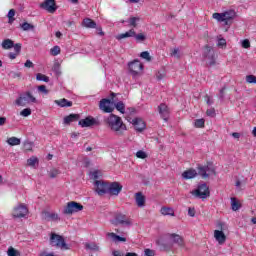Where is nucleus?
<instances>
[{
	"mask_svg": "<svg viewBox=\"0 0 256 256\" xmlns=\"http://www.w3.org/2000/svg\"><path fill=\"white\" fill-rule=\"evenodd\" d=\"M104 122L108 129H110V131L114 133L116 137H123V135H125V131H127V125L123 123V119H121V117L115 114H110L104 119Z\"/></svg>",
	"mask_w": 256,
	"mask_h": 256,
	"instance_id": "obj_1",
	"label": "nucleus"
},
{
	"mask_svg": "<svg viewBox=\"0 0 256 256\" xmlns=\"http://www.w3.org/2000/svg\"><path fill=\"white\" fill-rule=\"evenodd\" d=\"M35 103H37V98L31 91L20 94L15 100V105L18 107H27V105H33Z\"/></svg>",
	"mask_w": 256,
	"mask_h": 256,
	"instance_id": "obj_2",
	"label": "nucleus"
},
{
	"mask_svg": "<svg viewBox=\"0 0 256 256\" xmlns=\"http://www.w3.org/2000/svg\"><path fill=\"white\" fill-rule=\"evenodd\" d=\"M235 10H229L223 13H214L212 15L213 19L219 21V23H225V25H229V21H233L235 19Z\"/></svg>",
	"mask_w": 256,
	"mask_h": 256,
	"instance_id": "obj_3",
	"label": "nucleus"
},
{
	"mask_svg": "<svg viewBox=\"0 0 256 256\" xmlns=\"http://www.w3.org/2000/svg\"><path fill=\"white\" fill-rule=\"evenodd\" d=\"M111 99L103 98L99 102V109L103 113H111L112 111H115V106L114 103L115 101L113 100V97H115V93H111Z\"/></svg>",
	"mask_w": 256,
	"mask_h": 256,
	"instance_id": "obj_4",
	"label": "nucleus"
},
{
	"mask_svg": "<svg viewBox=\"0 0 256 256\" xmlns=\"http://www.w3.org/2000/svg\"><path fill=\"white\" fill-rule=\"evenodd\" d=\"M50 245L52 247H57L58 249H62L64 251H67L69 249V246L67 243H65V239L61 235L52 234L50 237Z\"/></svg>",
	"mask_w": 256,
	"mask_h": 256,
	"instance_id": "obj_5",
	"label": "nucleus"
},
{
	"mask_svg": "<svg viewBox=\"0 0 256 256\" xmlns=\"http://www.w3.org/2000/svg\"><path fill=\"white\" fill-rule=\"evenodd\" d=\"M79 211H83V205L79 202L71 201L64 207L63 213L64 215H73V213H79Z\"/></svg>",
	"mask_w": 256,
	"mask_h": 256,
	"instance_id": "obj_6",
	"label": "nucleus"
},
{
	"mask_svg": "<svg viewBox=\"0 0 256 256\" xmlns=\"http://www.w3.org/2000/svg\"><path fill=\"white\" fill-rule=\"evenodd\" d=\"M192 195L198 199H207L209 197V186L207 184H200L196 190L192 191Z\"/></svg>",
	"mask_w": 256,
	"mask_h": 256,
	"instance_id": "obj_7",
	"label": "nucleus"
},
{
	"mask_svg": "<svg viewBox=\"0 0 256 256\" xmlns=\"http://www.w3.org/2000/svg\"><path fill=\"white\" fill-rule=\"evenodd\" d=\"M218 229L214 231V239L219 243L220 245H225V241H227V236L225 235V232H223V227H225V224L223 222H219L217 224Z\"/></svg>",
	"mask_w": 256,
	"mask_h": 256,
	"instance_id": "obj_8",
	"label": "nucleus"
},
{
	"mask_svg": "<svg viewBox=\"0 0 256 256\" xmlns=\"http://www.w3.org/2000/svg\"><path fill=\"white\" fill-rule=\"evenodd\" d=\"M128 69L133 77H137V75L143 73V63L139 60H134L128 64Z\"/></svg>",
	"mask_w": 256,
	"mask_h": 256,
	"instance_id": "obj_9",
	"label": "nucleus"
},
{
	"mask_svg": "<svg viewBox=\"0 0 256 256\" xmlns=\"http://www.w3.org/2000/svg\"><path fill=\"white\" fill-rule=\"evenodd\" d=\"M204 59L207 65H215V50L211 46H205L203 51Z\"/></svg>",
	"mask_w": 256,
	"mask_h": 256,
	"instance_id": "obj_10",
	"label": "nucleus"
},
{
	"mask_svg": "<svg viewBox=\"0 0 256 256\" xmlns=\"http://www.w3.org/2000/svg\"><path fill=\"white\" fill-rule=\"evenodd\" d=\"M198 174L202 177V179H207L208 177H211V175H215V168H213V165L211 164L199 166Z\"/></svg>",
	"mask_w": 256,
	"mask_h": 256,
	"instance_id": "obj_11",
	"label": "nucleus"
},
{
	"mask_svg": "<svg viewBox=\"0 0 256 256\" xmlns=\"http://www.w3.org/2000/svg\"><path fill=\"white\" fill-rule=\"evenodd\" d=\"M167 240L169 243H174L175 245H178V247L185 249V240L181 237V235L176 233L168 234Z\"/></svg>",
	"mask_w": 256,
	"mask_h": 256,
	"instance_id": "obj_12",
	"label": "nucleus"
},
{
	"mask_svg": "<svg viewBox=\"0 0 256 256\" xmlns=\"http://www.w3.org/2000/svg\"><path fill=\"white\" fill-rule=\"evenodd\" d=\"M28 213H29V209L27 208V205L19 204L14 208L12 215L17 219H21L25 217Z\"/></svg>",
	"mask_w": 256,
	"mask_h": 256,
	"instance_id": "obj_13",
	"label": "nucleus"
},
{
	"mask_svg": "<svg viewBox=\"0 0 256 256\" xmlns=\"http://www.w3.org/2000/svg\"><path fill=\"white\" fill-rule=\"evenodd\" d=\"M94 185H95V191L99 195H105L109 191V184H107L106 182H103L101 180H96Z\"/></svg>",
	"mask_w": 256,
	"mask_h": 256,
	"instance_id": "obj_14",
	"label": "nucleus"
},
{
	"mask_svg": "<svg viewBox=\"0 0 256 256\" xmlns=\"http://www.w3.org/2000/svg\"><path fill=\"white\" fill-rule=\"evenodd\" d=\"M115 221L118 225H125L126 227H131V225H133V220L121 213L115 216Z\"/></svg>",
	"mask_w": 256,
	"mask_h": 256,
	"instance_id": "obj_15",
	"label": "nucleus"
},
{
	"mask_svg": "<svg viewBox=\"0 0 256 256\" xmlns=\"http://www.w3.org/2000/svg\"><path fill=\"white\" fill-rule=\"evenodd\" d=\"M40 7L48 13H55V11H57V4L55 3V0H45L40 4Z\"/></svg>",
	"mask_w": 256,
	"mask_h": 256,
	"instance_id": "obj_16",
	"label": "nucleus"
},
{
	"mask_svg": "<svg viewBox=\"0 0 256 256\" xmlns=\"http://www.w3.org/2000/svg\"><path fill=\"white\" fill-rule=\"evenodd\" d=\"M78 125H80L81 127H93L94 125H99V121L97 119H95L93 116H88L84 119H81L78 122Z\"/></svg>",
	"mask_w": 256,
	"mask_h": 256,
	"instance_id": "obj_17",
	"label": "nucleus"
},
{
	"mask_svg": "<svg viewBox=\"0 0 256 256\" xmlns=\"http://www.w3.org/2000/svg\"><path fill=\"white\" fill-rule=\"evenodd\" d=\"M123 191V186L120 185L119 182H112L111 184H108V193L109 195H119Z\"/></svg>",
	"mask_w": 256,
	"mask_h": 256,
	"instance_id": "obj_18",
	"label": "nucleus"
},
{
	"mask_svg": "<svg viewBox=\"0 0 256 256\" xmlns=\"http://www.w3.org/2000/svg\"><path fill=\"white\" fill-rule=\"evenodd\" d=\"M131 123H132V125H134V127H135L136 131H138V133H141L146 127L145 121H143V119H141V118H134V119H132Z\"/></svg>",
	"mask_w": 256,
	"mask_h": 256,
	"instance_id": "obj_19",
	"label": "nucleus"
},
{
	"mask_svg": "<svg viewBox=\"0 0 256 256\" xmlns=\"http://www.w3.org/2000/svg\"><path fill=\"white\" fill-rule=\"evenodd\" d=\"M159 114L161 115L162 119L164 121H167L169 119V107L165 104H160L158 107Z\"/></svg>",
	"mask_w": 256,
	"mask_h": 256,
	"instance_id": "obj_20",
	"label": "nucleus"
},
{
	"mask_svg": "<svg viewBox=\"0 0 256 256\" xmlns=\"http://www.w3.org/2000/svg\"><path fill=\"white\" fill-rule=\"evenodd\" d=\"M137 207H145V195L141 192H137L134 196Z\"/></svg>",
	"mask_w": 256,
	"mask_h": 256,
	"instance_id": "obj_21",
	"label": "nucleus"
},
{
	"mask_svg": "<svg viewBox=\"0 0 256 256\" xmlns=\"http://www.w3.org/2000/svg\"><path fill=\"white\" fill-rule=\"evenodd\" d=\"M42 219L44 221H59V214L57 213H50V212H43Z\"/></svg>",
	"mask_w": 256,
	"mask_h": 256,
	"instance_id": "obj_22",
	"label": "nucleus"
},
{
	"mask_svg": "<svg viewBox=\"0 0 256 256\" xmlns=\"http://www.w3.org/2000/svg\"><path fill=\"white\" fill-rule=\"evenodd\" d=\"M82 27H86V29H95L97 28V23L91 18H85L82 21Z\"/></svg>",
	"mask_w": 256,
	"mask_h": 256,
	"instance_id": "obj_23",
	"label": "nucleus"
},
{
	"mask_svg": "<svg viewBox=\"0 0 256 256\" xmlns=\"http://www.w3.org/2000/svg\"><path fill=\"white\" fill-rule=\"evenodd\" d=\"M129 37H135V29H130L129 31L122 33V34H118L116 36V39L118 41H121V39H129Z\"/></svg>",
	"mask_w": 256,
	"mask_h": 256,
	"instance_id": "obj_24",
	"label": "nucleus"
},
{
	"mask_svg": "<svg viewBox=\"0 0 256 256\" xmlns=\"http://www.w3.org/2000/svg\"><path fill=\"white\" fill-rule=\"evenodd\" d=\"M183 179H194L197 177V171L195 169H189L182 173Z\"/></svg>",
	"mask_w": 256,
	"mask_h": 256,
	"instance_id": "obj_25",
	"label": "nucleus"
},
{
	"mask_svg": "<svg viewBox=\"0 0 256 256\" xmlns=\"http://www.w3.org/2000/svg\"><path fill=\"white\" fill-rule=\"evenodd\" d=\"M160 213L161 215H164V216L169 215L170 217H175V210H173V208L171 207L163 206L160 209Z\"/></svg>",
	"mask_w": 256,
	"mask_h": 256,
	"instance_id": "obj_26",
	"label": "nucleus"
},
{
	"mask_svg": "<svg viewBox=\"0 0 256 256\" xmlns=\"http://www.w3.org/2000/svg\"><path fill=\"white\" fill-rule=\"evenodd\" d=\"M107 237H110V239H112V241H114V243H119V242L125 243V241H127V238L121 237L113 232L108 233Z\"/></svg>",
	"mask_w": 256,
	"mask_h": 256,
	"instance_id": "obj_27",
	"label": "nucleus"
},
{
	"mask_svg": "<svg viewBox=\"0 0 256 256\" xmlns=\"http://www.w3.org/2000/svg\"><path fill=\"white\" fill-rule=\"evenodd\" d=\"M55 104L58 105L59 107H73V102L65 98L60 100H55Z\"/></svg>",
	"mask_w": 256,
	"mask_h": 256,
	"instance_id": "obj_28",
	"label": "nucleus"
},
{
	"mask_svg": "<svg viewBox=\"0 0 256 256\" xmlns=\"http://www.w3.org/2000/svg\"><path fill=\"white\" fill-rule=\"evenodd\" d=\"M73 121H79L78 114H70L64 118L65 125H69V123H73Z\"/></svg>",
	"mask_w": 256,
	"mask_h": 256,
	"instance_id": "obj_29",
	"label": "nucleus"
},
{
	"mask_svg": "<svg viewBox=\"0 0 256 256\" xmlns=\"http://www.w3.org/2000/svg\"><path fill=\"white\" fill-rule=\"evenodd\" d=\"M1 45H2V49L9 50V49H13L14 42L11 39H5L2 41Z\"/></svg>",
	"mask_w": 256,
	"mask_h": 256,
	"instance_id": "obj_30",
	"label": "nucleus"
},
{
	"mask_svg": "<svg viewBox=\"0 0 256 256\" xmlns=\"http://www.w3.org/2000/svg\"><path fill=\"white\" fill-rule=\"evenodd\" d=\"M141 21L139 17H130L126 22L128 23V27H137V24Z\"/></svg>",
	"mask_w": 256,
	"mask_h": 256,
	"instance_id": "obj_31",
	"label": "nucleus"
},
{
	"mask_svg": "<svg viewBox=\"0 0 256 256\" xmlns=\"http://www.w3.org/2000/svg\"><path fill=\"white\" fill-rule=\"evenodd\" d=\"M231 207L232 211H239L241 209V204L237 200V198H231Z\"/></svg>",
	"mask_w": 256,
	"mask_h": 256,
	"instance_id": "obj_32",
	"label": "nucleus"
},
{
	"mask_svg": "<svg viewBox=\"0 0 256 256\" xmlns=\"http://www.w3.org/2000/svg\"><path fill=\"white\" fill-rule=\"evenodd\" d=\"M8 145H11L12 147L15 145H21V139L17 137H10L7 139Z\"/></svg>",
	"mask_w": 256,
	"mask_h": 256,
	"instance_id": "obj_33",
	"label": "nucleus"
},
{
	"mask_svg": "<svg viewBox=\"0 0 256 256\" xmlns=\"http://www.w3.org/2000/svg\"><path fill=\"white\" fill-rule=\"evenodd\" d=\"M7 17L9 25H13V23L15 22V9H10Z\"/></svg>",
	"mask_w": 256,
	"mask_h": 256,
	"instance_id": "obj_34",
	"label": "nucleus"
},
{
	"mask_svg": "<svg viewBox=\"0 0 256 256\" xmlns=\"http://www.w3.org/2000/svg\"><path fill=\"white\" fill-rule=\"evenodd\" d=\"M22 31H33V29H35V26H33L32 24L28 23V22H24L20 25Z\"/></svg>",
	"mask_w": 256,
	"mask_h": 256,
	"instance_id": "obj_35",
	"label": "nucleus"
},
{
	"mask_svg": "<svg viewBox=\"0 0 256 256\" xmlns=\"http://www.w3.org/2000/svg\"><path fill=\"white\" fill-rule=\"evenodd\" d=\"M114 106L120 113H125V103H123V101L117 102Z\"/></svg>",
	"mask_w": 256,
	"mask_h": 256,
	"instance_id": "obj_36",
	"label": "nucleus"
},
{
	"mask_svg": "<svg viewBox=\"0 0 256 256\" xmlns=\"http://www.w3.org/2000/svg\"><path fill=\"white\" fill-rule=\"evenodd\" d=\"M7 255L8 256H21V253L19 252V250H16L15 248L10 247V248H8Z\"/></svg>",
	"mask_w": 256,
	"mask_h": 256,
	"instance_id": "obj_37",
	"label": "nucleus"
},
{
	"mask_svg": "<svg viewBox=\"0 0 256 256\" xmlns=\"http://www.w3.org/2000/svg\"><path fill=\"white\" fill-rule=\"evenodd\" d=\"M194 126L197 129H203V127H205V120L204 119H197V120H195Z\"/></svg>",
	"mask_w": 256,
	"mask_h": 256,
	"instance_id": "obj_38",
	"label": "nucleus"
},
{
	"mask_svg": "<svg viewBox=\"0 0 256 256\" xmlns=\"http://www.w3.org/2000/svg\"><path fill=\"white\" fill-rule=\"evenodd\" d=\"M36 79L37 81H44V83H49V77L46 76L45 74L38 73L36 75Z\"/></svg>",
	"mask_w": 256,
	"mask_h": 256,
	"instance_id": "obj_39",
	"label": "nucleus"
},
{
	"mask_svg": "<svg viewBox=\"0 0 256 256\" xmlns=\"http://www.w3.org/2000/svg\"><path fill=\"white\" fill-rule=\"evenodd\" d=\"M170 55L171 57H175V59H181L179 48L171 49Z\"/></svg>",
	"mask_w": 256,
	"mask_h": 256,
	"instance_id": "obj_40",
	"label": "nucleus"
},
{
	"mask_svg": "<svg viewBox=\"0 0 256 256\" xmlns=\"http://www.w3.org/2000/svg\"><path fill=\"white\" fill-rule=\"evenodd\" d=\"M50 53L54 57H57V55H59V53H61V48L59 46H54L53 48L50 49Z\"/></svg>",
	"mask_w": 256,
	"mask_h": 256,
	"instance_id": "obj_41",
	"label": "nucleus"
},
{
	"mask_svg": "<svg viewBox=\"0 0 256 256\" xmlns=\"http://www.w3.org/2000/svg\"><path fill=\"white\" fill-rule=\"evenodd\" d=\"M166 76H167V74L165 73V71H158L156 73L157 81H161V80L165 79Z\"/></svg>",
	"mask_w": 256,
	"mask_h": 256,
	"instance_id": "obj_42",
	"label": "nucleus"
},
{
	"mask_svg": "<svg viewBox=\"0 0 256 256\" xmlns=\"http://www.w3.org/2000/svg\"><path fill=\"white\" fill-rule=\"evenodd\" d=\"M246 82L256 85V76L255 75H247L246 76Z\"/></svg>",
	"mask_w": 256,
	"mask_h": 256,
	"instance_id": "obj_43",
	"label": "nucleus"
},
{
	"mask_svg": "<svg viewBox=\"0 0 256 256\" xmlns=\"http://www.w3.org/2000/svg\"><path fill=\"white\" fill-rule=\"evenodd\" d=\"M38 159L36 157H31L30 159L27 160V164L30 166V167H35V164L38 163Z\"/></svg>",
	"mask_w": 256,
	"mask_h": 256,
	"instance_id": "obj_44",
	"label": "nucleus"
},
{
	"mask_svg": "<svg viewBox=\"0 0 256 256\" xmlns=\"http://www.w3.org/2000/svg\"><path fill=\"white\" fill-rule=\"evenodd\" d=\"M21 117H29L31 115V108H25L20 112Z\"/></svg>",
	"mask_w": 256,
	"mask_h": 256,
	"instance_id": "obj_45",
	"label": "nucleus"
},
{
	"mask_svg": "<svg viewBox=\"0 0 256 256\" xmlns=\"http://www.w3.org/2000/svg\"><path fill=\"white\" fill-rule=\"evenodd\" d=\"M134 38L136 39V41H145V39H147L145 34H143V33L137 34L136 32H135Z\"/></svg>",
	"mask_w": 256,
	"mask_h": 256,
	"instance_id": "obj_46",
	"label": "nucleus"
},
{
	"mask_svg": "<svg viewBox=\"0 0 256 256\" xmlns=\"http://www.w3.org/2000/svg\"><path fill=\"white\" fill-rule=\"evenodd\" d=\"M85 247L86 249H90L91 251H97V249H99V247L95 243H86Z\"/></svg>",
	"mask_w": 256,
	"mask_h": 256,
	"instance_id": "obj_47",
	"label": "nucleus"
},
{
	"mask_svg": "<svg viewBox=\"0 0 256 256\" xmlns=\"http://www.w3.org/2000/svg\"><path fill=\"white\" fill-rule=\"evenodd\" d=\"M136 157L138 159H147V153H145V151L143 150H139L137 153H136Z\"/></svg>",
	"mask_w": 256,
	"mask_h": 256,
	"instance_id": "obj_48",
	"label": "nucleus"
},
{
	"mask_svg": "<svg viewBox=\"0 0 256 256\" xmlns=\"http://www.w3.org/2000/svg\"><path fill=\"white\" fill-rule=\"evenodd\" d=\"M39 93H43L44 95H47L49 93V90H47L46 85H40L38 86Z\"/></svg>",
	"mask_w": 256,
	"mask_h": 256,
	"instance_id": "obj_49",
	"label": "nucleus"
},
{
	"mask_svg": "<svg viewBox=\"0 0 256 256\" xmlns=\"http://www.w3.org/2000/svg\"><path fill=\"white\" fill-rule=\"evenodd\" d=\"M140 57L142 59H145L146 61H151V55L149 54V52L144 51L140 54Z\"/></svg>",
	"mask_w": 256,
	"mask_h": 256,
	"instance_id": "obj_50",
	"label": "nucleus"
},
{
	"mask_svg": "<svg viewBox=\"0 0 256 256\" xmlns=\"http://www.w3.org/2000/svg\"><path fill=\"white\" fill-rule=\"evenodd\" d=\"M90 176L92 179H99V177H101V171L95 170L90 173Z\"/></svg>",
	"mask_w": 256,
	"mask_h": 256,
	"instance_id": "obj_51",
	"label": "nucleus"
},
{
	"mask_svg": "<svg viewBox=\"0 0 256 256\" xmlns=\"http://www.w3.org/2000/svg\"><path fill=\"white\" fill-rule=\"evenodd\" d=\"M57 175H59V170L58 169H52L49 172V177L51 179H55V177H57Z\"/></svg>",
	"mask_w": 256,
	"mask_h": 256,
	"instance_id": "obj_52",
	"label": "nucleus"
},
{
	"mask_svg": "<svg viewBox=\"0 0 256 256\" xmlns=\"http://www.w3.org/2000/svg\"><path fill=\"white\" fill-rule=\"evenodd\" d=\"M242 47L243 49H249L251 47V42L249 39H245L242 41Z\"/></svg>",
	"mask_w": 256,
	"mask_h": 256,
	"instance_id": "obj_53",
	"label": "nucleus"
},
{
	"mask_svg": "<svg viewBox=\"0 0 256 256\" xmlns=\"http://www.w3.org/2000/svg\"><path fill=\"white\" fill-rule=\"evenodd\" d=\"M144 256H155V250H151L149 248L145 249Z\"/></svg>",
	"mask_w": 256,
	"mask_h": 256,
	"instance_id": "obj_54",
	"label": "nucleus"
},
{
	"mask_svg": "<svg viewBox=\"0 0 256 256\" xmlns=\"http://www.w3.org/2000/svg\"><path fill=\"white\" fill-rule=\"evenodd\" d=\"M218 47H226L227 46V40L224 38H220L217 43Z\"/></svg>",
	"mask_w": 256,
	"mask_h": 256,
	"instance_id": "obj_55",
	"label": "nucleus"
},
{
	"mask_svg": "<svg viewBox=\"0 0 256 256\" xmlns=\"http://www.w3.org/2000/svg\"><path fill=\"white\" fill-rule=\"evenodd\" d=\"M24 149H25V151H33V143H31V142H26V143L24 144Z\"/></svg>",
	"mask_w": 256,
	"mask_h": 256,
	"instance_id": "obj_56",
	"label": "nucleus"
},
{
	"mask_svg": "<svg viewBox=\"0 0 256 256\" xmlns=\"http://www.w3.org/2000/svg\"><path fill=\"white\" fill-rule=\"evenodd\" d=\"M208 117H215V108H210L206 111Z\"/></svg>",
	"mask_w": 256,
	"mask_h": 256,
	"instance_id": "obj_57",
	"label": "nucleus"
},
{
	"mask_svg": "<svg viewBox=\"0 0 256 256\" xmlns=\"http://www.w3.org/2000/svg\"><path fill=\"white\" fill-rule=\"evenodd\" d=\"M14 51L15 53H17V55H19V53H21V44H14Z\"/></svg>",
	"mask_w": 256,
	"mask_h": 256,
	"instance_id": "obj_58",
	"label": "nucleus"
},
{
	"mask_svg": "<svg viewBox=\"0 0 256 256\" xmlns=\"http://www.w3.org/2000/svg\"><path fill=\"white\" fill-rule=\"evenodd\" d=\"M24 67H27L28 69H31L34 67L33 62H31V60H27L24 64Z\"/></svg>",
	"mask_w": 256,
	"mask_h": 256,
	"instance_id": "obj_59",
	"label": "nucleus"
},
{
	"mask_svg": "<svg viewBox=\"0 0 256 256\" xmlns=\"http://www.w3.org/2000/svg\"><path fill=\"white\" fill-rule=\"evenodd\" d=\"M96 31H98V35L101 37L105 35V32H103V28H101V26H96Z\"/></svg>",
	"mask_w": 256,
	"mask_h": 256,
	"instance_id": "obj_60",
	"label": "nucleus"
},
{
	"mask_svg": "<svg viewBox=\"0 0 256 256\" xmlns=\"http://www.w3.org/2000/svg\"><path fill=\"white\" fill-rule=\"evenodd\" d=\"M205 101L207 103V105H213V98L209 97V96H206L205 97Z\"/></svg>",
	"mask_w": 256,
	"mask_h": 256,
	"instance_id": "obj_61",
	"label": "nucleus"
},
{
	"mask_svg": "<svg viewBox=\"0 0 256 256\" xmlns=\"http://www.w3.org/2000/svg\"><path fill=\"white\" fill-rule=\"evenodd\" d=\"M188 215H189V217H194L195 216V208H189Z\"/></svg>",
	"mask_w": 256,
	"mask_h": 256,
	"instance_id": "obj_62",
	"label": "nucleus"
},
{
	"mask_svg": "<svg viewBox=\"0 0 256 256\" xmlns=\"http://www.w3.org/2000/svg\"><path fill=\"white\" fill-rule=\"evenodd\" d=\"M17 55H19V54H17L16 52H15V53L10 52V53L8 54V57H9V59H17Z\"/></svg>",
	"mask_w": 256,
	"mask_h": 256,
	"instance_id": "obj_63",
	"label": "nucleus"
},
{
	"mask_svg": "<svg viewBox=\"0 0 256 256\" xmlns=\"http://www.w3.org/2000/svg\"><path fill=\"white\" fill-rule=\"evenodd\" d=\"M7 123V118L6 117H0V127H3Z\"/></svg>",
	"mask_w": 256,
	"mask_h": 256,
	"instance_id": "obj_64",
	"label": "nucleus"
}]
</instances>
